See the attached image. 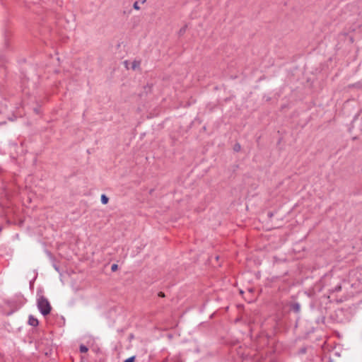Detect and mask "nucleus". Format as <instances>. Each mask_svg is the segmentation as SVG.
<instances>
[{"label": "nucleus", "instance_id": "obj_1", "mask_svg": "<svg viewBox=\"0 0 362 362\" xmlns=\"http://www.w3.org/2000/svg\"><path fill=\"white\" fill-rule=\"evenodd\" d=\"M37 305L38 310L42 315L46 316L50 313L52 307L48 299L45 296L42 295H38L37 299Z\"/></svg>", "mask_w": 362, "mask_h": 362}, {"label": "nucleus", "instance_id": "obj_2", "mask_svg": "<svg viewBox=\"0 0 362 362\" xmlns=\"http://www.w3.org/2000/svg\"><path fill=\"white\" fill-rule=\"evenodd\" d=\"M28 324L33 327H37L39 324V322L37 319L34 316L30 315L28 318Z\"/></svg>", "mask_w": 362, "mask_h": 362}, {"label": "nucleus", "instance_id": "obj_3", "mask_svg": "<svg viewBox=\"0 0 362 362\" xmlns=\"http://www.w3.org/2000/svg\"><path fill=\"white\" fill-rule=\"evenodd\" d=\"M140 65H141V62L140 61L134 60L132 62V68L133 70H135V69L139 68Z\"/></svg>", "mask_w": 362, "mask_h": 362}, {"label": "nucleus", "instance_id": "obj_4", "mask_svg": "<svg viewBox=\"0 0 362 362\" xmlns=\"http://www.w3.org/2000/svg\"><path fill=\"white\" fill-rule=\"evenodd\" d=\"M108 201H109V198L105 194H102L101 202L103 204H107Z\"/></svg>", "mask_w": 362, "mask_h": 362}, {"label": "nucleus", "instance_id": "obj_5", "mask_svg": "<svg viewBox=\"0 0 362 362\" xmlns=\"http://www.w3.org/2000/svg\"><path fill=\"white\" fill-rule=\"evenodd\" d=\"M79 350L81 353H86L88 351V349L86 346L83 344H81L79 347Z\"/></svg>", "mask_w": 362, "mask_h": 362}, {"label": "nucleus", "instance_id": "obj_6", "mask_svg": "<svg viewBox=\"0 0 362 362\" xmlns=\"http://www.w3.org/2000/svg\"><path fill=\"white\" fill-rule=\"evenodd\" d=\"M133 7H134V9H136V10H140V7H139V3H138V1H135V2L134 3V4H133Z\"/></svg>", "mask_w": 362, "mask_h": 362}, {"label": "nucleus", "instance_id": "obj_7", "mask_svg": "<svg viewBox=\"0 0 362 362\" xmlns=\"http://www.w3.org/2000/svg\"><path fill=\"white\" fill-rule=\"evenodd\" d=\"M135 357L132 356L124 361V362H134Z\"/></svg>", "mask_w": 362, "mask_h": 362}, {"label": "nucleus", "instance_id": "obj_8", "mask_svg": "<svg viewBox=\"0 0 362 362\" xmlns=\"http://www.w3.org/2000/svg\"><path fill=\"white\" fill-rule=\"evenodd\" d=\"M234 150L235 151H239L240 150V145L239 144H236L235 146H234Z\"/></svg>", "mask_w": 362, "mask_h": 362}, {"label": "nucleus", "instance_id": "obj_9", "mask_svg": "<svg viewBox=\"0 0 362 362\" xmlns=\"http://www.w3.org/2000/svg\"><path fill=\"white\" fill-rule=\"evenodd\" d=\"M117 269V264H112V267H111V270L112 272H115Z\"/></svg>", "mask_w": 362, "mask_h": 362}, {"label": "nucleus", "instance_id": "obj_10", "mask_svg": "<svg viewBox=\"0 0 362 362\" xmlns=\"http://www.w3.org/2000/svg\"><path fill=\"white\" fill-rule=\"evenodd\" d=\"M158 296L163 298V297H165V294L163 292H159L158 293Z\"/></svg>", "mask_w": 362, "mask_h": 362}, {"label": "nucleus", "instance_id": "obj_11", "mask_svg": "<svg viewBox=\"0 0 362 362\" xmlns=\"http://www.w3.org/2000/svg\"><path fill=\"white\" fill-rule=\"evenodd\" d=\"M146 1V0H142L141 1L142 4H144Z\"/></svg>", "mask_w": 362, "mask_h": 362}]
</instances>
